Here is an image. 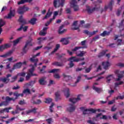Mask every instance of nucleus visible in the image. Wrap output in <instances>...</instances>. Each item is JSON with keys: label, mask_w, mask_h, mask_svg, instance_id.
I'll return each mask as SVG.
<instances>
[{"label": "nucleus", "mask_w": 124, "mask_h": 124, "mask_svg": "<svg viewBox=\"0 0 124 124\" xmlns=\"http://www.w3.org/2000/svg\"><path fill=\"white\" fill-rule=\"evenodd\" d=\"M28 71L29 72L26 76V81H29V79H31V77L37 76L36 74H33V72H34V66L32 65V67L31 69H29Z\"/></svg>", "instance_id": "1"}, {"label": "nucleus", "mask_w": 124, "mask_h": 124, "mask_svg": "<svg viewBox=\"0 0 124 124\" xmlns=\"http://www.w3.org/2000/svg\"><path fill=\"white\" fill-rule=\"evenodd\" d=\"M81 111H83V115H89V114H94L96 112V109L94 108L85 109L84 107L80 108Z\"/></svg>", "instance_id": "2"}, {"label": "nucleus", "mask_w": 124, "mask_h": 124, "mask_svg": "<svg viewBox=\"0 0 124 124\" xmlns=\"http://www.w3.org/2000/svg\"><path fill=\"white\" fill-rule=\"evenodd\" d=\"M64 2H65V0H54L53 5L55 8L60 7H63L64 6Z\"/></svg>", "instance_id": "3"}, {"label": "nucleus", "mask_w": 124, "mask_h": 124, "mask_svg": "<svg viewBox=\"0 0 124 124\" xmlns=\"http://www.w3.org/2000/svg\"><path fill=\"white\" fill-rule=\"evenodd\" d=\"M86 42H87V40H86L81 41L80 44L81 46H76L74 48L72 49V52H77V50H79V49H87L88 46L86 45Z\"/></svg>", "instance_id": "4"}, {"label": "nucleus", "mask_w": 124, "mask_h": 124, "mask_svg": "<svg viewBox=\"0 0 124 124\" xmlns=\"http://www.w3.org/2000/svg\"><path fill=\"white\" fill-rule=\"evenodd\" d=\"M29 10H30V8L24 5L23 6L19 7L17 9V13L20 15H23L25 12H27V11H29Z\"/></svg>", "instance_id": "5"}, {"label": "nucleus", "mask_w": 124, "mask_h": 124, "mask_svg": "<svg viewBox=\"0 0 124 124\" xmlns=\"http://www.w3.org/2000/svg\"><path fill=\"white\" fill-rule=\"evenodd\" d=\"M40 55V52H39L37 53L36 54L33 55L32 57H31L29 61L31 62H33L34 65L33 66L35 67H36L37 66V62H38V59H35L36 57H38V56Z\"/></svg>", "instance_id": "6"}, {"label": "nucleus", "mask_w": 124, "mask_h": 124, "mask_svg": "<svg viewBox=\"0 0 124 124\" xmlns=\"http://www.w3.org/2000/svg\"><path fill=\"white\" fill-rule=\"evenodd\" d=\"M32 39H31L30 40H27L26 42L25 46L22 49V51L24 54H27V52L29 50V48H27L28 46H32Z\"/></svg>", "instance_id": "7"}, {"label": "nucleus", "mask_w": 124, "mask_h": 124, "mask_svg": "<svg viewBox=\"0 0 124 124\" xmlns=\"http://www.w3.org/2000/svg\"><path fill=\"white\" fill-rule=\"evenodd\" d=\"M79 53H78V52H73L72 51H70L69 50H67V53H68L69 55H70V56H72V55H73V53H75L77 56V57H84V55L85 54H87V51H79Z\"/></svg>", "instance_id": "8"}, {"label": "nucleus", "mask_w": 124, "mask_h": 124, "mask_svg": "<svg viewBox=\"0 0 124 124\" xmlns=\"http://www.w3.org/2000/svg\"><path fill=\"white\" fill-rule=\"evenodd\" d=\"M71 5H72L73 8H74V11H78L79 10V6L77 5V1L76 0H72L70 2Z\"/></svg>", "instance_id": "9"}, {"label": "nucleus", "mask_w": 124, "mask_h": 124, "mask_svg": "<svg viewBox=\"0 0 124 124\" xmlns=\"http://www.w3.org/2000/svg\"><path fill=\"white\" fill-rule=\"evenodd\" d=\"M113 3H114V1L111 0L109 2L108 6H105L104 9H101V13H102L103 12H104V11H106V10H107V9H108V8H109L110 11H112V9H113Z\"/></svg>", "instance_id": "10"}, {"label": "nucleus", "mask_w": 124, "mask_h": 124, "mask_svg": "<svg viewBox=\"0 0 124 124\" xmlns=\"http://www.w3.org/2000/svg\"><path fill=\"white\" fill-rule=\"evenodd\" d=\"M6 101H2L0 103V106H7L8 105V102L13 100V98H10L9 96H6L5 98Z\"/></svg>", "instance_id": "11"}, {"label": "nucleus", "mask_w": 124, "mask_h": 124, "mask_svg": "<svg viewBox=\"0 0 124 124\" xmlns=\"http://www.w3.org/2000/svg\"><path fill=\"white\" fill-rule=\"evenodd\" d=\"M100 8V7L97 8L96 7H95L92 8V9H91V8H90V7L87 6L86 10L88 14H92V13H93L94 11H98Z\"/></svg>", "instance_id": "12"}, {"label": "nucleus", "mask_w": 124, "mask_h": 124, "mask_svg": "<svg viewBox=\"0 0 124 124\" xmlns=\"http://www.w3.org/2000/svg\"><path fill=\"white\" fill-rule=\"evenodd\" d=\"M75 109H76V106L73 104H69V107L67 108V110L70 113H72V112L75 111Z\"/></svg>", "instance_id": "13"}, {"label": "nucleus", "mask_w": 124, "mask_h": 124, "mask_svg": "<svg viewBox=\"0 0 124 124\" xmlns=\"http://www.w3.org/2000/svg\"><path fill=\"white\" fill-rule=\"evenodd\" d=\"M71 60H73V62H78L81 61H84L85 60V58L83 57L82 58H77L76 57H72L69 58L68 61H71Z\"/></svg>", "instance_id": "14"}, {"label": "nucleus", "mask_w": 124, "mask_h": 124, "mask_svg": "<svg viewBox=\"0 0 124 124\" xmlns=\"http://www.w3.org/2000/svg\"><path fill=\"white\" fill-rule=\"evenodd\" d=\"M39 84L41 85V86H45V85H46V77H43L41 78L39 80Z\"/></svg>", "instance_id": "15"}, {"label": "nucleus", "mask_w": 124, "mask_h": 124, "mask_svg": "<svg viewBox=\"0 0 124 124\" xmlns=\"http://www.w3.org/2000/svg\"><path fill=\"white\" fill-rule=\"evenodd\" d=\"M15 16V10H10L9 13L6 16L5 18L6 19H11L12 17H14Z\"/></svg>", "instance_id": "16"}, {"label": "nucleus", "mask_w": 124, "mask_h": 124, "mask_svg": "<svg viewBox=\"0 0 124 124\" xmlns=\"http://www.w3.org/2000/svg\"><path fill=\"white\" fill-rule=\"evenodd\" d=\"M22 67V62H18L15 64L13 67V70L15 69H19Z\"/></svg>", "instance_id": "17"}, {"label": "nucleus", "mask_w": 124, "mask_h": 124, "mask_svg": "<svg viewBox=\"0 0 124 124\" xmlns=\"http://www.w3.org/2000/svg\"><path fill=\"white\" fill-rule=\"evenodd\" d=\"M13 52H14V49H12L7 52L5 54L0 55V58H6V57H8V56H11V55L13 54Z\"/></svg>", "instance_id": "18"}, {"label": "nucleus", "mask_w": 124, "mask_h": 124, "mask_svg": "<svg viewBox=\"0 0 124 124\" xmlns=\"http://www.w3.org/2000/svg\"><path fill=\"white\" fill-rule=\"evenodd\" d=\"M79 100H81V99L79 97V96H78L77 98H71L69 99V101L70 102H72V103H73L75 104V103H76L78 101H79Z\"/></svg>", "instance_id": "19"}, {"label": "nucleus", "mask_w": 124, "mask_h": 124, "mask_svg": "<svg viewBox=\"0 0 124 124\" xmlns=\"http://www.w3.org/2000/svg\"><path fill=\"white\" fill-rule=\"evenodd\" d=\"M63 93L65 96L67 98L70 96V91L69 88H65L63 90Z\"/></svg>", "instance_id": "20"}, {"label": "nucleus", "mask_w": 124, "mask_h": 124, "mask_svg": "<svg viewBox=\"0 0 124 124\" xmlns=\"http://www.w3.org/2000/svg\"><path fill=\"white\" fill-rule=\"evenodd\" d=\"M62 76L63 77L64 80L66 81V82H68V81L72 79L71 76L66 75V74H65V73L62 74Z\"/></svg>", "instance_id": "21"}, {"label": "nucleus", "mask_w": 124, "mask_h": 124, "mask_svg": "<svg viewBox=\"0 0 124 124\" xmlns=\"http://www.w3.org/2000/svg\"><path fill=\"white\" fill-rule=\"evenodd\" d=\"M63 27H64L63 25L60 27L59 29L58 30V33L59 34H62L63 33H64L65 31H66V29H63L62 30V29H63Z\"/></svg>", "instance_id": "22"}, {"label": "nucleus", "mask_w": 124, "mask_h": 124, "mask_svg": "<svg viewBox=\"0 0 124 124\" xmlns=\"http://www.w3.org/2000/svg\"><path fill=\"white\" fill-rule=\"evenodd\" d=\"M11 109H12V108L11 107L5 108L0 110V114H3L4 112H6L7 113H9V110Z\"/></svg>", "instance_id": "23"}, {"label": "nucleus", "mask_w": 124, "mask_h": 124, "mask_svg": "<svg viewBox=\"0 0 124 124\" xmlns=\"http://www.w3.org/2000/svg\"><path fill=\"white\" fill-rule=\"evenodd\" d=\"M102 65L103 66H104V69H108V67L110 66V63H109V62H103L102 63Z\"/></svg>", "instance_id": "24"}, {"label": "nucleus", "mask_w": 124, "mask_h": 124, "mask_svg": "<svg viewBox=\"0 0 124 124\" xmlns=\"http://www.w3.org/2000/svg\"><path fill=\"white\" fill-rule=\"evenodd\" d=\"M60 42H62L63 45H67V44L69 43V40L68 39L62 38Z\"/></svg>", "instance_id": "25"}, {"label": "nucleus", "mask_w": 124, "mask_h": 124, "mask_svg": "<svg viewBox=\"0 0 124 124\" xmlns=\"http://www.w3.org/2000/svg\"><path fill=\"white\" fill-rule=\"evenodd\" d=\"M31 1H32V0H21L17 2V4L20 5V4H24V3H26V2H29V3H31Z\"/></svg>", "instance_id": "26"}, {"label": "nucleus", "mask_w": 124, "mask_h": 124, "mask_svg": "<svg viewBox=\"0 0 124 124\" xmlns=\"http://www.w3.org/2000/svg\"><path fill=\"white\" fill-rule=\"evenodd\" d=\"M92 89L94 91H95L96 92V93H101V92H102V89L99 88L98 87H96L95 86H94V85L93 86Z\"/></svg>", "instance_id": "27"}, {"label": "nucleus", "mask_w": 124, "mask_h": 124, "mask_svg": "<svg viewBox=\"0 0 124 124\" xmlns=\"http://www.w3.org/2000/svg\"><path fill=\"white\" fill-rule=\"evenodd\" d=\"M28 26H25L24 27V25L22 24L19 28L17 29V31H22V30H23V31H26L28 30Z\"/></svg>", "instance_id": "28"}, {"label": "nucleus", "mask_w": 124, "mask_h": 124, "mask_svg": "<svg viewBox=\"0 0 124 124\" xmlns=\"http://www.w3.org/2000/svg\"><path fill=\"white\" fill-rule=\"evenodd\" d=\"M0 81H1L2 82H3V83H5V84H7V83H8V82L9 81H10V79H9V78H0Z\"/></svg>", "instance_id": "29"}, {"label": "nucleus", "mask_w": 124, "mask_h": 124, "mask_svg": "<svg viewBox=\"0 0 124 124\" xmlns=\"http://www.w3.org/2000/svg\"><path fill=\"white\" fill-rule=\"evenodd\" d=\"M36 21H37V19H36V18H32L29 21V23L33 26L36 23Z\"/></svg>", "instance_id": "30"}, {"label": "nucleus", "mask_w": 124, "mask_h": 124, "mask_svg": "<svg viewBox=\"0 0 124 124\" xmlns=\"http://www.w3.org/2000/svg\"><path fill=\"white\" fill-rule=\"evenodd\" d=\"M24 110H25V108H21L19 107V106L17 105L15 110L16 114H19L20 112L19 111H24Z\"/></svg>", "instance_id": "31"}, {"label": "nucleus", "mask_w": 124, "mask_h": 124, "mask_svg": "<svg viewBox=\"0 0 124 124\" xmlns=\"http://www.w3.org/2000/svg\"><path fill=\"white\" fill-rule=\"evenodd\" d=\"M13 94L14 96H16V97H19V96L23 97V96H24V93H23V92L22 93H19L18 92H16L13 93Z\"/></svg>", "instance_id": "32"}, {"label": "nucleus", "mask_w": 124, "mask_h": 124, "mask_svg": "<svg viewBox=\"0 0 124 124\" xmlns=\"http://www.w3.org/2000/svg\"><path fill=\"white\" fill-rule=\"evenodd\" d=\"M107 83H110V81L113 79V75H109L106 77Z\"/></svg>", "instance_id": "33"}, {"label": "nucleus", "mask_w": 124, "mask_h": 124, "mask_svg": "<svg viewBox=\"0 0 124 124\" xmlns=\"http://www.w3.org/2000/svg\"><path fill=\"white\" fill-rule=\"evenodd\" d=\"M83 33L85 34H87V35H89V37H92V36L93 35L92 32H90L88 30H84Z\"/></svg>", "instance_id": "34"}, {"label": "nucleus", "mask_w": 124, "mask_h": 124, "mask_svg": "<svg viewBox=\"0 0 124 124\" xmlns=\"http://www.w3.org/2000/svg\"><path fill=\"white\" fill-rule=\"evenodd\" d=\"M53 65H56V66H63V64L61 62H56L52 63Z\"/></svg>", "instance_id": "35"}, {"label": "nucleus", "mask_w": 124, "mask_h": 124, "mask_svg": "<svg viewBox=\"0 0 124 124\" xmlns=\"http://www.w3.org/2000/svg\"><path fill=\"white\" fill-rule=\"evenodd\" d=\"M23 93H25V94H31V90L29 89H26L23 91Z\"/></svg>", "instance_id": "36"}, {"label": "nucleus", "mask_w": 124, "mask_h": 124, "mask_svg": "<svg viewBox=\"0 0 124 124\" xmlns=\"http://www.w3.org/2000/svg\"><path fill=\"white\" fill-rule=\"evenodd\" d=\"M109 34H110L109 31L107 32V31H104L103 32L100 34V35L101 36H106V35H109Z\"/></svg>", "instance_id": "37"}, {"label": "nucleus", "mask_w": 124, "mask_h": 124, "mask_svg": "<svg viewBox=\"0 0 124 124\" xmlns=\"http://www.w3.org/2000/svg\"><path fill=\"white\" fill-rule=\"evenodd\" d=\"M45 100V101H44V102H45V103H46L47 104H49V103L52 102V98H46Z\"/></svg>", "instance_id": "38"}, {"label": "nucleus", "mask_w": 124, "mask_h": 124, "mask_svg": "<svg viewBox=\"0 0 124 124\" xmlns=\"http://www.w3.org/2000/svg\"><path fill=\"white\" fill-rule=\"evenodd\" d=\"M124 74H119L117 76V77H118V78H116V81H120L121 79H122V78H123L124 77Z\"/></svg>", "instance_id": "39"}, {"label": "nucleus", "mask_w": 124, "mask_h": 124, "mask_svg": "<svg viewBox=\"0 0 124 124\" xmlns=\"http://www.w3.org/2000/svg\"><path fill=\"white\" fill-rule=\"evenodd\" d=\"M60 97V91H58L55 93V100L56 101H58L59 100V98Z\"/></svg>", "instance_id": "40"}, {"label": "nucleus", "mask_w": 124, "mask_h": 124, "mask_svg": "<svg viewBox=\"0 0 124 124\" xmlns=\"http://www.w3.org/2000/svg\"><path fill=\"white\" fill-rule=\"evenodd\" d=\"M106 52H107V50H103L102 52H100L98 55V58H101V57H103V56L106 54Z\"/></svg>", "instance_id": "41"}, {"label": "nucleus", "mask_w": 124, "mask_h": 124, "mask_svg": "<svg viewBox=\"0 0 124 124\" xmlns=\"http://www.w3.org/2000/svg\"><path fill=\"white\" fill-rule=\"evenodd\" d=\"M5 25V21L3 19L0 18V27H2Z\"/></svg>", "instance_id": "42"}, {"label": "nucleus", "mask_w": 124, "mask_h": 124, "mask_svg": "<svg viewBox=\"0 0 124 124\" xmlns=\"http://www.w3.org/2000/svg\"><path fill=\"white\" fill-rule=\"evenodd\" d=\"M60 70V69H53L51 70H50L48 72V73H56Z\"/></svg>", "instance_id": "43"}, {"label": "nucleus", "mask_w": 124, "mask_h": 124, "mask_svg": "<svg viewBox=\"0 0 124 124\" xmlns=\"http://www.w3.org/2000/svg\"><path fill=\"white\" fill-rule=\"evenodd\" d=\"M52 15V13L48 12L46 13V16L43 18V20H45V19H47V18H49Z\"/></svg>", "instance_id": "44"}, {"label": "nucleus", "mask_w": 124, "mask_h": 124, "mask_svg": "<svg viewBox=\"0 0 124 124\" xmlns=\"http://www.w3.org/2000/svg\"><path fill=\"white\" fill-rule=\"evenodd\" d=\"M35 83H36V80H34L33 81H30L29 83H27V85L28 86L31 87L33 86V85L35 84Z\"/></svg>", "instance_id": "45"}, {"label": "nucleus", "mask_w": 124, "mask_h": 124, "mask_svg": "<svg viewBox=\"0 0 124 124\" xmlns=\"http://www.w3.org/2000/svg\"><path fill=\"white\" fill-rule=\"evenodd\" d=\"M22 38H19L17 39L16 40H15V41H13L14 43V46H16L18 43H19V42L20 41V39H21Z\"/></svg>", "instance_id": "46"}, {"label": "nucleus", "mask_w": 124, "mask_h": 124, "mask_svg": "<svg viewBox=\"0 0 124 124\" xmlns=\"http://www.w3.org/2000/svg\"><path fill=\"white\" fill-rule=\"evenodd\" d=\"M68 61H69L68 60ZM70 61V63H69V67L70 68L73 67V66H74V63H73V60H69Z\"/></svg>", "instance_id": "47"}, {"label": "nucleus", "mask_w": 124, "mask_h": 124, "mask_svg": "<svg viewBox=\"0 0 124 124\" xmlns=\"http://www.w3.org/2000/svg\"><path fill=\"white\" fill-rule=\"evenodd\" d=\"M37 110H38V108H34L31 109V113H33L34 114H36L37 113Z\"/></svg>", "instance_id": "48"}, {"label": "nucleus", "mask_w": 124, "mask_h": 124, "mask_svg": "<svg viewBox=\"0 0 124 124\" xmlns=\"http://www.w3.org/2000/svg\"><path fill=\"white\" fill-rule=\"evenodd\" d=\"M46 66L45 65L43 66V69H41L40 70V72L43 74L46 73L47 72L46 71H44V69H45V68H46Z\"/></svg>", "instance_id": "49"}, {"label": "nucleus", "mask_w": 124, "mask_h": 124, "mask_svg": "<svg viewBox=\"0 0 124 124\" xmlns=\"http://www.w3.org/2000/svg\"><path fill=\"white\" fill-rule=\"evenodd\" d=\"M5 49H7L5 45L0 46V51H3V50H5Z\"/></svg>", "instance_id": "50"}, {"label": "nucleus", "mask_w": 124, "mask_h": 124, "mask_svg": "<svg viewBox=\"0 0 124 124\" xmlns=\"http://www.w3.org/2000/svg\"><path fill=\"white\" fill-rule=\"evenodd\" d=\"M123 84H124V81H120L119 82H116L115 83V87L117 88V87H119V86H120V85H122Z\"/></svg>", "instance_id": "51"}, {"label": "nucleus", "mask_w": 124, "mask_h": 124, "mask_svg": "<svg viewBox=\"0 0 124 124\" xmlns=\"http://www.w3.org/2000/svg\"><path fill=\"white\" fill-rule=\"evenodd\" d=\"M59 12H60V10L58 11H55L53 14V19H56V16L59 15Z\"/></svg>", "instance_id": "52"}, {"label": "nucleus", "mask_w": 124, "mask_h": 124, "mask_svg": "<svg viewBox=\"0 0 124 124\" xmlns=\"http://www.w3.org/2000/svg\"><path fill=\"white\" fill-rule=\"evenodd\" d=\"M54 105H55V104L52 103L51 105L49 106V110L51 113H53V107H54Z\"/></svg>", "instance_id": "53"}, {"label": "nucleus", "mask_w": 124, "mask_h": 124, "mask_svg": "<svg viewBox=\"0 0 124 124\" xmlns=\"http://www.w3.org/2000/svg\"><path fill=\"white\" fill-rule=\"evenodd\" d=\"M46 39H47V38L46 37L39 38L38 39V40H39L38 42V44H40L41 43V41H42V40H46Z\"/></svg>", "instance_id": "54"}, {"label": "nucleus", "mask_w": 124, "mask_h": 124, "mask_svg": "<svg viewBox=\"0 0 124 124\" xmlns=\"http://www.w3.org/2000/svg\"><path fill=\"white\" fill-rule=\"evenodd\" d=\"M35 97H36V94L34 95L32 97V98L31 100V103H33V104H34V103H35V102L34 101V99H35Z\"/></svg>", "instance_id": "55"}, {"label": "nucleus", "mask_w": 124, "mask_h": 124, "mask_svg": "<svg viewBox=\"0 0 124 124\" xmlns=\"http://www.w3.org/2000/svg\"><path fill=\"white\" fill-rule=\"evenodd\" d=\"M46 33H47V32H45L42 30L40 32L39 34H40V35H41L42 36H45V35H46Z\"/></svg>", "instance_id": "56"}, {"label": "nucleus", "mask_w": 124, "mask_h": 124, "mask_svg": "<svg viewBox=\"0 0 124 124\" xmlns=\"http://www.w3.org/2000/svg\"><path fill=\"white\" fill-rule=\"evenodd\" d=\"M17 76H20L22 77H25V76H26V73H25V72L19 73L17 74Z\"/></svg>", "instance_id": "57"}, {"label": "nucleus", "mask_w": 124, "mask_h": 124, "mask_svg": "<svg viewBox=\"0 0 124 124\" xmlns=\"http://www.w3.org/2000/svg\"><path fill=\"white\" fill-rule=\"evenodd\" d=\"M118 44L117 45H122V44L124 45V43H123V40L122 39H118L117 40Z\"/></svg>", "instance_id": "58"}, {"label": "nucleus", "mask_w": 124, "mask_h": 124, "mask_svg": "<svg viewBox=\"0 0 124 124\" xmlns=\"http://www.w3.org/2000/svg\"><path fill=\"white\" fill-rule=\"evenodd\" d=\"M53 77L55 79H60V78H61V76H60V75H59V74H55L53 75Z\"/></svg>", "instance_id": "59"}, {"label": "nucleus", "mask_w": 124, "mask_h": 124, "mask_svg": "<svg viewBox=\"0 0 124 124\" xmlns=\"http://www.w3.org/2000/svg\"><path fill=\"white\" fill-rule=\"evenodd\" d=\"M65 11L67 14H70V13H71V9L70 8H67Z\"/></svg>", "instance_id": "60"}, {"label": "nucleus", "mask_w": 124, "mask_h": 124, "mask_svg": "<svg viewBox=\"0 0 124 124\" xmlns=\"http://www.w3.org/2000/svg\"><path fill=\"white\" fill-rule=\"evenodd\" d=\"M81 79V76H79L77 79V81L75 82V84H78V83H79V82H80Z\"/></svg>", "instance_id": "61"}, {"label": "nucleus", "mask_w": 124, "mask_h": 124, "mask_svg": "<svg viewBox=\"0 0 124 124\" xmlns=\"http://www.w3.org/2000/svg\"><path fill=\"white\" fill-rule=\"evenodd\" d=\"M33 121H34V119H29L27 120H24V122L25 124H27V123H31V122H33Z\"/></svg>", "instance_id": "62"}, {"label": "nucleus", "mask_w": 124, "mask_h": 124, "mask_svg": "<svg viewBox=\"0 0 124 124\" xmlns=\"http://www.w3.org/2000/svg\"><path fill=\"white\" fill-rule=\"evenodd\" d=\"M26 102H25V100H20L19 102V104L20 105H23V104H26Z\"/></svg>", "instance_id": "63"}, {"label": "nucleus", "mask_w": 124, "mask_h": 124, "mask_svg": "<svg viewBox=\"0 0 124 124\" xmlns=\"http://www.w3.org/2000/svg\"><path fill=\"white\" fill-rule=\"evenodd\" d=\"M124 95H121V96H118L117 98L116 99H124Z\"/></svg>", "instance_id": "64"}]
</instances>
